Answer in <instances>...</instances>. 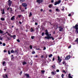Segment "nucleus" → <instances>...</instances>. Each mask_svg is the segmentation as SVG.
Wrapping results in <instances>:
<instances>
[{"label": "nucleus", "instance_id": "obj_1", "mask_svg": "<svg viewBox=\"0 0 78 78\" xmlns=\"http://www.w3.org/2000/svg\"><path fill=\"white\" fill-rule=\"evenodd\" d=\"M73 28L74 29H76V30L75 31L78 34V24H76L75 26H73Z\"/></svg>", "mask_w": 78, "mask_h": 78}, {"label": "nucleus", "instance_id": "obj_2", "mask_svg": "<svg viewBox=\"0 0 78 78\" xmlns=\"http://www.w3.org/2000/svg\"><path fill=\"white\" fill-rule=\"evenodd\" d=\"M44 38L46 39H52V40H53V41L55 39V38H54L53 37H51L50 36H48V37H44Z\"/></svg>", "mask_w": 78, "mask_h": 78}, {"label": "nucleus", "instance_id": "obj_3", "mask_svg": "<svg viewBox=\"0 0 78 78\" xmlns=\"http://www.w3.org/2000/svg\"><path fill=\"white\" fill-rule=\"evenodd\" d=\"M59 28V31H60V32H61V31H63V30H64V28L62 27V26H59L58 27Z\"/></svg>", "mask_w": 78, "mask_h": 78}, {"label": "nucleus", "instance_id": "obj_4", "mask_svg": "<svg viewBox=\"0 0 78 78\" xmlns=\"http://www.w3.org/2000/svg\"><path fill=\"white\" fill-rule=\"evenodd\" d=\"M70 58V55H69L66 57L65 58V59L66 60V61H67V60H69Z\"/></svg>", "mask_w": 78, "mask_h": 78}, {"label": "nucleus", "instance_id": "obj_5", "mask_svg": "<svg viewBox=\"0 0 78 78\" xmlns=\"http://www.w3.org/2000/svg\"><path fill=\"white\" fill-rule=\"evenodd\" d=\"M9 3V8L10 6H11V4H12V1H11V0H9L8 2Z\"/></svg>", "mask_w": 78, "mask_h": 78}, {"label": "nucleus", "instance_id": "obj_6", "mask_svg": "<svg viewBox=\"0 0 78 78\" xmlns=\"http://www.w3.org/2000/svg\"><path fill=\"white\" fill-rule=\"evenodd\" d=\"M45 34L46 35L47 37H48V36H49V34H48V30H45Z\"/></svg>", "mask_w": 78, "mask_h": 78}, {"label": "nucleus", "instance_id": "obj_7", "mask_svg": "<svg viewBox=\"0 0 78 78\" xmlns=\"http://www.w3.org/2000/svg\"><path fill=\"white\" fill-rule=\"evenodd\" d=\"M58 64L60 63L61 62V61H62V60L60 58V57L59 56H58Z\"/></svg>", "mask_w": 78, "mask_h": 78}, {"label": "nucleus", "instance_id": "obj_8", "mask_svg": "<svg viewBox=\"0 0 78 78\" xmlns=\"http://www.w3.org/2000/svg\"><path fill=\"white\" fill-rule=\"evenodd\" d=\"M61 0H58V2H55V3L54 4V5H56L59 4V3H61Z\"/></svg>", "mask_w": 78, "mask_h": 78}, {"label": "nucleus", "instance_id": "obj_9", "mask_svg": "<svg viewBox=\"0 0 78 78\" xmlns=\"http://www.w3.org/2000/svg\"><path fill=\"white\" fill-rule=\"evenodd\" d=\"M22 5L23 7H27V4L26 3H24L22 4Z\"/></svg>", "mask_w": 78, "mask_h": 78}, {"label": "nucleus", "instance_id": "obj_10", "mask_svg": "<svg viewBox=\"0 0 78 78\" xmlns=\"http://www.w3.org/2000/svg\"><path fill=\"white\" fill-rule=\"evenodd\" d=\"M25 75L27 78H30V75L28 74V73L25 74Z\"/></svg>", "mask_w": 78, "mask_h": 78}, {"label": "nucleus", "instance_id": "obj_11", "mask_svg": "<svg viewBox=\"0 0 78 78\" xmlns=\"http://www.w3.org/2000/svg\"><path fill=\"white\" fill-rule=\"evenodd\" d=\"M30 32H34V29L32 28H31L30 29Z\"/></svg>", "mask_w": 78, "mask_h": 78}, {"label": "nucleus", "instance_id": "obj_12", "mask_svg": "<svg viewBox=\"0 0 78 78\" xmlns=\"http://www.w3.org/2000/svg\"><path fill=\"white\" fill-rule=\"evenodd\" d=\"M26 28H27V29H29L30 28V27L27 24L26 25Z\"/></svg>", "mask_w": 78, "mask_h": 78}, {"label": "nucleus", "instance_id": "obj_13", "mask_svg": "<svg viewBox=\"0 0 78 78\" xmlns=\"http://www.w3.org/2000/svg\"><path fill=\"white\" fill-rule=\"evenodd\" d=\"M15 17V16H13L11 18V20H12L14 19V17Z\"/></svg>", "mask_w": 78, "mask_h": 78}, {"label": "nucleus", "instance_id": "obj_14", "mask_svg": "<svg viewBox=\"0 0 78 78\" xmlns=\"http://www.w3.org/2000/svg\"><path fill=\"white\" fill-rule=\"evenodd\" d=\"M51 67H52L53 69H55L56 68V66H55V65H54V66H52Z\"/></svg>", "mask_w": 78, "mask_h": 78}, {"label": "nucleus", "instance_id": "obj_15", "mask_svg": "<svg viewBox=\"0 0 78 78\" xmlns=\"http://www.w3.org/2000/svg\"><path fill=\"white\" fill-rule=\"evenodd\" d=\"M5 76H3V78H8V75H5Z\"/></svg>", "mask_w": 78, "mask_h": 78}, {"label": "nucleus", "instance_id": "obj_16", "mask_svg": "<svg viewBox=\"0 0 78 78\" xmlns=\"http://www.w3.org/2000/svg\"><path fill=\"white\" fill-rule=\"evenodd\" d=\"M51 74L52 75H55V72H51Z\"/></svg>", "mask_w": 78, "mask_h": 78}, {"label": "nucleus", "instance_id": "obj_17", "mask_svg": "<svg viewBox=\"0 0 78 78\" xmlns=\"http://www.w3.org/2000/svg\"><path fill=\"white\" fill-rule=\"evenodd\" d=\"M42 2H43V0H42L40 1H38V3H39V4L40 3H42Z\"/></svg>", "mask_w": 78, "mask_h": 78}, {"label": "nucleus", "instance_id": "obj_18", "mask_svg": "<svg viewBox=\"0 0 78 78\" xmlns=\"http://www.w3.org/2000/svg\"><path fill=\"white\" fill-rule=\"evenodd\" d=\"M2 14H5V9H3L2 12Z\"/></svg>", "mask_w": 78, "mask_h": 78}, {"label": "nucleus", "instance_id": "obj_19", "mask_svg": "<svg viewBox=\"0 0 78 78\" xmlns=\"http://www.w3.org/2000/svg\"><path fill=\"white\" fill-rule=\"evenodd\" d=\"M53 56V55H52V54H51L50 55H49V58H51V57Z\"/></svg>", "mask_w": 78, "mask_h": 78}, {"label": "nucleus", "instance_id": "obj_20", "mask_svg": "<svg viewBox=\"0 0 78 78\" xmlns=\"http://www.w3.org/2000/svg\"><path fill=\"white\" fill-rule=\"evenodd\" d=\"M1 20H2V21H4V20H5V18H1Z\"/></svg>", "mask_w": 78, "mask_h": 78}, {"label": "nucleus", "instance_id": "obj_21", "mask_svg": "<svg viewBox=\"0 0 78 78\" xmlns=\"http://www.w3.org/2000/svg\"><path fill=\"white\" fill-rule=\"evenodd\" d=\"M30 49H33V46L31 45L30 46Z\"/></svg>", "mask_w": 78, "mask_h": 78}, {"label": "nucleus", "instance_id": "obj_22", "mask_svg": "<svg viewBox=\"0 0 78 78\" xmlns=\"http://www.w3.org/2000/svg\"><path fill=\"white\" fill-rule=\"evenodd\" d=\"M0 34H3V31L0 30Z\"/></svg>", "mask_w": 78, "mask_h": 78}, {"label": "nucleus", "instance_id": "obj_23", "mask_svg": "<svg viewBox=\"0 0 78 78\" xmlns=\"http://www.w3.org/2000/svg\"><path fill=\"white\" fill-rule=\"evenodd\" d=\"M23 21H22V23L20 22V21H19V24H20V25H21V24H22V23H23Z\"/></svg>", "mask_w": 78, "mask_h": 78}, {"label": "nucleus", "instance_id": "obj_24", "mask_svg": "<svg viewBox=\"0 0 78 78\" xmlns=\"http://www.w3.org/2000/svg\"><path fill=\"white\" fill-rule=\"evenodd\" d=\"M41 72L42 73H44L45 72V71L44 70H41Z\"/></svg>", "mask_w": 78, "mask_h": 78}, {"label": "nucleus", "instance_id": "obj_25", "mask_svg": "<svg viewBox=\"0 0 78 78\" xmlns=\"http://www.w3.org/2000/svg\"><path fill=\"white\" fill-rule=\"evenodd\" d=\"M11 53H14V51L13 50H12L11 51Z\"/></svg>", "mask_w": 78, "mask_h": 78}, {"label": "nucleus", "instance_id": "obj_26", "mask_svg": "<svg viewBox=\"0 0 78 78\" xmlns=\"http://www.w3.org/2000/svg\"><path fill=\"white\" fill-rule=\"evenodd\" d=\"M64 75L62 74L61 76L62 77V78H64Z\"/></svg>", "mask_w": 78, "mask_h": 78}, {"label": "nucleus", "instance_id": "obj_27", "mask_svg": "<svg viewBox=\"0 0 78 78\" xmlns=\"http://www.w3.org/2000/svg\"><path fill=\"white\" fill-rule=\"evenodd\" d=\"M23 65H25V64H27V62H24L23 63Z\"/></svg>", "mask_w": 78, "mask_h": 78}, {"label": "nucleus", "instance_id": "obj_28", "mask_svg": "<svg viewBox=\"0 0 78 78\" xmlns=\"http://www.w3.org/2000/svg\"><path fill=\"white\" fill-rule=\"evenodd\" d=\"M45 33H44V32H43L42 34H41V35L42 36H44V34Z\"/></svg>", "mask_w": 78, "mask_h": 78}, {"label": "nucleus", "instance_id": "obj_29", "mask_svg": "<svg viewBox=\"0 0 78 78\" xmlns=\"http://www.w3.org/2000/svg\"><path fill=\"white\" fill-rule=\"evenodd\" d=\"M34 36H32L31 37V38L32 39H34Z\"/></svg>", "mask_w": 78, "mask_h": 78}, {"label": "nucleus", "instance_id": "obj_30", "mask_svg": "<svg viewBox=\"0 0 78 78\" xmlns=\"http://www.w3.org/2000/svg\"><path fill=\"white\" fill-rule=\"evenodd\" d=\"M5 61H4L3 62H2V65L3 66L5 64Z\"/></svg>", "mask_w": 78, "mask_h": 78}, {"label": "nucleus", "instance_id": "obj_31", "mask_svg": "<svg viewBox=\"0 0 78 78\" xmlns=\"http://www.w3.org/2000/svg\"><path fill=\"white\" fill-rule=\"evenodd\" d=\"M22 73V71H21V72L19 73V75H21Z\"/></svg>", "mask_w": 78, "mask_h": 78}, {"label": "nucleus", "instance_id": "obj_32", "mask_svg": "<svg viewBox=\"0 0 78 78\" xmlns=\"http://www.w3.org/2000/svg\"><path fill=\"white\" fill-rule=\"evenodd\" d=\"M49 8H51V5L50 4L49 6Z\"/></svg>", "mask_w": 78, "mask_h": 78}, {"label": "nucleus", "instance_id": "obj_33", "mask_svg": "<svg viewBox=\"0 0 78 78\" xmlns=\"http://www.w3.org/2000/svg\"><path fill=\"white\" fill-rule=\"evenodd\" d=\"M62 72L63 73H65V74L66 73V71H65V70H63Z\"/></svg>", "mask_w": 78, "mask_h": 78}, {"label": "nucleus", "instance_id": "obj_34", "mask_svg": "<svg viewBox=\"0 0 78 78\" xmlns=\"http://www.w3.org/2000/svg\"><path fill=\"white\" fill-rule=\"evenodd\" d=\"M29 16H32V13L31 12H30V13Z\"/></svg>", "mask_w": 78, "mask_h": 78}, {"label": "nucleus", "instance_id": "obj_35", "mask_svg": "<svg viewBox=\"0 0 78 78\" xmlns=\"http://www.w3.org/2000/svg\"><path fill=\"white\" fill-rule=\"evenodd\" d=\"M16 35H13V39H16Z\"/></svg>", "mask_w": 78, "mask_h": 78}, {"label": "nucleus", "instance_id": "obj_36", "mask_svg": "<svg viewBox=\"0 0 78 78\" xmlns=\"http://www.w3.org/2000/svg\"><path fill=\"white\" fill-rule=\"evenodd\" d=\"M0 40L2 41L3 40V38L2 37H0Z\"/></svg>", "mask_w": 78, "mask_h": 78}, {"label": "nucleus", "instance_id": "obj_37", "mask_svg": "<svg viewBox=\"0 0 78 78\" xmlns=\"http://www.w3.org/2000/svg\"><path fill=\"white\" fill-rule=\"evenodd\" d=\"M25 0H20V1L21 2H25Z\"/></svg>", "mask_w": 78, "mask_h": 78}, {"label": "nucleus", "instance_id": "obj_38", "mask_svg": "<svg viewBox=\"0 0 78 78\" xmlns=\"http://www.w3.org/2000/svg\"><path fill=\"white\" fill-rule=\"evenodd\" d=\"M8 53L9 55H10V54H11V53L10 52V51H8Z\"/></svg>", "mask_w": 78, "mask_h": 78}, {"label": "nucleus", "instance_id": "obj_39", "mask_svg": "<svg viewBox=\"0 0 78 78\" xmlns=\"http://www.w3.org/2000/svg\"><path fill=\"white\" fill-rule=\"evenodd\" d=\"M55 10H56V11H57V12L59 11V9H56Z\"/></svg>", "mask_w": 78, "mask_h": 78}, {"label": "nucleus", "instance_id": "obj_40", "mask_svg": "<svg viewBox=\"0 0 78 78\" xmlns=\"http://www.w3.org/2000/svg\"><path fill=\"white\" fill-rule=\"evenodd\" d=\"M21 16H22V15H18V17H19V18H20Z\"/></svg>", "mask_w": 78, "mask_h": 78}, {"label": "nucleus", "instance_id": "obj_41", "mask_svg": "<svg viewBox=\"0 0 78 78\" xmlns=\"http://www.w3.org/2000/svg\"><path fill=\"white\" fill-rule=\"evenodd\" d=\"M40 1H41V0H37L36 2L37 3H38V2H40Z\"/></svg>", "mask_w": 78, "mask_h": 78}, {"label": "nucleus", "instance_id": "obj_42", "mask_svg": "<svg viewBox=\"0 0 78 78\" xmlns=\"http://www.w3.org/2000/svg\"><path fill=\"white\" fill-rule=\"evenodd\" d=\"M56 72H59V69H57L56 70Z\"/></svg>", "mask_w": 78, "mask_h": 78}, {"label": "nucleus", "instance_id": "obj_43", "mask_svg": "<svg viewBox=\"0 0 78 78\" xmlns=\"http://www.w3.org/2000/svg\"><path fill=\"white\" fill-rule=\"evenodd\" d=\"M3 46H5L6 45V44H5V43H3Z\"/></svg>", "mask_w": 78, "mask_h": 78}, {"label": "nucleus", "instance_id": "obj_44", "mask_svg": "<svg viewBox=\"0 0 78 78\" xmlns=\"http://www.w3.org/2000/svg\"><path fill=\"white\" fill-rule=\"evenodd\" d=\"M71 48V45H70L68 47V48Z\"/></svg>", "mask_w": 78, "mask_h": 78}, {"label": "nucleus", "instance_id": "obj_45", "mask_svg": "<svg viewBox=\"0 0 78 78\" xmlns=\"http://www.w3.org/2000/svg\"><path fill=\"white\" fill-rule=\"evenodd\" d=\"M21 12H24L25 11V10H20Z\"/></svg>", "mask_w": 78, "mask_h": 78}, {"label": "nucleus", "instance_id": "obj_46", "mask_svg": "<svg viewBox=\"0 0 78 78\" xmlns=\"http://www.w3.org/2000/svg\"><path fill=\"white\" fill-rule=\"evenodd\" d=\"M17 41H18V42H20V40L19 39L17 40Z\"/></svg>", "mask_w": 78, "mask_h": 78}, {"label": "nucleus", "instance_id": "obj_47", "mask_svg": "<svg viewBox=\"0 0 78 78\" xmlns=\"http://www.w3.org/2000/svg\"><path fill=\"white\" fill-rule=\"evenodd\" d=\"M35 53V51H33L32 52V54H34Z\"/></svg>", "mask_w": 78, "mask_h": 78}, {"label": "nucleus", "instance_id": "obj_48", "mask_svg": "<svg viewBox=\"0 0 78 78\" xmlns=\"http://www.w3.org/2000/svg\"><path fill=\"white\" fill-rule=\"evenodd\" d=\"M71 16H72V15H71V14H69L68 15V16H69V17H70Z\"/></svg>", "mask_w": 78, "mask_h": 78}, {"label": "nucleus", "instance_id": "obj_49", "mask_svg": "<svg viewBox=\"0 0 78 78\" xmlns=\"http://www.w3.org/2000/svg\"><path fill=\"white\" fill-rule=\"evenodd\" d=\"M49 12H51L52 11L51 10V9H50L49 10Z\"/></svg>", "mask_w": 78, "mask_h": 78}, {"label": "nucleus", "instance_id": "obj_50", "mask_svg": "<svg viewBox=\"0 0 78 78\" xmlns=\"http://www.w3.org/2000/svg\"><path fill=\"white\" fill-rule=\"evenodd\" d=\"M46 50V48L45 47H44L43 50Z\"/></svg>", "mask_w": 78, "mask_h": 78}, {"label": "nucleus", "instance_id": "obj_51", "mask_svg": "<svg viewBox=\"0 0 78 78\" xmlns=\"http://www.w3.org/2000/svg\"><path fill=\"white\" fill-rule=\"evenodd\" d=\"M8 36H11V34H10L8 33Z\"/></svg>", "mask_w": 78, "mask_h": 78}, {"label": "nucleus", "instance_id": "obj_52", "mask_svg": "<svg viewBox=\"0 0 78 78\" xmlns=\"http://www.w3.org/2000/svg\"><path fill=\"white\" fill-rule=\"evenodd\" d=\"M52 61H55V57H53L52 59Z\"/></svg>", "mask_w": 78, "mask_h": 78}, {"label": "nucleus", "instance_id": "obj_53", "mask_svg": "<svg viewBox=\"0 0 78 78\" xmlns=\"http://www.w3.org/2000/svg\"><path fill=\"white\" fill-rule=\"evenodd\" d=\"M12 12V10H11L10 11V12Z\"/></svg>", "mask_w": 78, "mask_h": 78}, {"label": "nucleus", "instance_id": "obj_54", "mask_svg": "<svg viewBox=\"0 0 78 78\" xmlns=\"http://www.w3.org/2000/svg\"><path fill=\"white\" fill-rule=\"evenodd\" d=\"M70 75H71V74H69L68 76H69V77H70V76H71Z\"/></svg>", "mask_w": 78, "mask_h": 78}, {"label": "nucleus", "instance_id": "obj_55", "mask_svg": "<svg viewBox=\"0 0 78 78\" xmlns=\"http://www.w3.org/2000/svg\"><path fill=\"white\" fill-rule=\"evenodd\" d=\"M54 2V0H52L51 1V3H53Z\"/></svg>", "mask_w": 78, "mask_h": 78}, {"label": "nucleus", "instance_id": "obj_56", "mask_svg": "<svg viewBox=\"0 0 78 78\" xmlns=\"http://www.w3.org/2000/svg\"><path fill=\"white\" fill-rule=\"evenodd\" d=\"M58 25H57L56 26V25H54V26H53V27H58Z\"/></svg>", "mask_w": 78, "mask_h": 78}, {"label": "nucleus", "instance_id": "obj_57", "mask_svg": "<svg viewBox=\"0 0 78 78\" xmlns=\"http://www.w3.org/2000/svg\"><path fill=\"white\" fill-rule=\"evenodd\" d=\"M6 51H6V50H4V53H6Z\"/></svg>", "mask_w": 78, "mask_h": 78}, {"label": "nucleus", "instance_id": "obj_58", "mask_svg": "<svg viewBox=\"0 0 78 78\" xmlns=\"http://www.w3.org/2000/svg\"><path fill=\"white\" fill-rule=\"evenodd\" d=\"M62 64H65V61L63 62H62Z\"/></svg>", "mask_w": 78, "mask_h": 78}, {"label": "nucleus", "instance_id": "obj_59", "mask_svg": "<svg viewBox=\"0 0 78 78\" xmlns=\"http://www.w3.org/2000/svg\"><path fill=\"white\" fill-rule=\"evenodd\" d=\"M35 25H37V23H35Z\"/></svg>", "mask_w": 78, "mask_h": 78}, {"label": "nucleus", "instance_id": "obj_60", "mask_svg": "<svg viewBox=\"0 0 78 78\" xmlns=\"http://www.w3.org/2000/svg\"><path fill=\"white\" fill-rule=\"evenodd\" d=\"M2 43L1 41H0V45H2Z\"/></svg>", "mask_w": 78, "mask_h": 78}, {"label": "nucleus", "instance_id": "obj_61", "mask_svg": "<svg viewBox=\"0 0 78 78\" xmlns=\"http://www.w3.org/2000/svg\"><path fill=\"white\" fill-rule=\"evenodd\" d=\"M43 57H44V56L43 55H42L41 56V58H43Z\"/></svg>", "mask_w": 78, "mask_h": 78}, {"label": "nucleus", "instance_id": "obj_62", "mask_svg": "<svg viewBox=\"0 0 78 78\" xmlns=\"http://www.w3.org/2000/svg\"><path fill=\"white\" fill-rule=\"evenodd\" d=\"M69 78H73V77L72 76H71L69 77Z\"/></svg>", "mask_w": 78, "mask_h": 78}, {"label": "nucleus", "instance_id": "obj_63", "mask_svg": "<svg viewBox=\"0 0 78 78\" xmlns=\"http://www.w3.org/2000/svg\"><path fill=\"white\" fill-rule=\"evenodd\" d=\"M35 57H36V58H37V55H36L35 56Z\"/></svg>", "mask_w": 78, "mask_h": 78}, {"label": "nucleus", "instance_id": "obj_64", "mask_svg": "<svg viewBox=\"0 0 78 78\" xmlns=\"http://www.w3.org/2000/svg\"><path fill=\"white\" fill-rule=\"evenodd\" d=\"M41 12L42 11H43V9H41Z\"/></svg>", "mask_w": 78, "mask_h": 78}]
</instances>
